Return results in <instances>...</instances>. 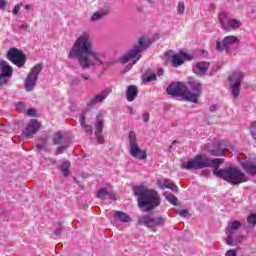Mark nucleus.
Masks as SVG:
<instances>
[{
    "label": "nucleus",
    "mask_w": 256,
    "mask_h": 256,
    "mask_svg": "<svg viewBox=\"0 0 256 256\" xmlns=\"http://www.w3.org/2000/svg\"><path fill=\"white\" fill-rule=\"evenodd\" d=\"M223 163V158H209L205 155H196L192 160L182 162L181 168L186 171L205 169V167H212L213 175L219 179H224L230 185H241L247 183L249 177L237 167H228L219 169Z\"/></svg>",
    "instance_id": "obj_1"
},
{
    "label": "nucleus",
    "mask_w": 256,
    "mask_h": 256,
    "mask_svg": "<svg viewBox=\"0 0 256 256\" xmlns=\"http://www.w3.org/2000/svg\"><path fill=\"white\" fill-rule=\"evenodd\" d=\"M69 59H77L82 69L101 65V54L93 51V41L89 32L82 33L74 42L68 54Z\"/></svg>",
    "instance_id": "obj_2"
},
{
    "label": "nucleus",
    "mask_w": 256,
    "mask_h": 256,
    "mask_svg": "<svg viewBox=\"0 0 256 256\" xmlns=\"http://www.w3.org/2000/svg\"><path fill=\"white\" fill-rule=\"evenodd\" d=\"M134 194L138 197V207L142 211H153V209H157L161 205V195L155 189L139 185L134 187Z\"/></svg>",
    "instance_id": "obj_3"
},
{
    "label": "nucleus",
    "mask_w": 256,
    "mask_h": 256,
    "mask_svg": "<svg viewBox=\"0 0 256 256\" xmlns=\"http://www.w3.org/2000/svg\"><path fill=\"white\" fill-rule=\"evenodd\" d=\"M151 45V40L145 39L143 37L139 38L138 45H135L131 50H129L124 56L120 58L121 63H129L133 61V65L141 59V53Z\"/></svg>",
    "instance_id": "obj_4"
},
{
    "label": "nucleus",
    "mask_w": 256,
    "mask_h": 256,
    "mask_svg": "<svg viewBox=\"0 0 256 256\" xmlns=\"http://www.w3.org/2000/svg\"><path fill=\"white\" fill-rule=\"evenodd\" d=\"M128 141V151L131 157H134V159H139L140 161H145V159H147V151L139 147V143L137 142V134H135L134 131L129 132Z\"/></svg>",
    "instance_id": "obj_5"
},
{
    "label": "nucleus",
    "mask_w": 256,
    "mask_h": 256,
    "mask_svg": "<svg viewBox=\"0 0 256 256\" xmlns=\"http://www.w3.org/2000/svg\"><path fill=\"white\" fill-rule=\"evenodd\" d=\"M165 58L169 63H171L172 67H181L185 63V61H192V59H195V56L193 54L180 51V53H176L173 50H170L165 53Z\"/></svg>",
    "instance_id": "obj_6"
},
{
    "label": "nucleus",
    "mask_w": 256,
    "mask_h": 256,
    "mask_svg": "<svg viewBox=\"0 0 256 256\" xmlns=\"http://www.w3.org/2000/svg\"><path fill=\"white\" fill-rule=\"evenodd\" d=\"M243 77H245V74L239 70L234 71L229 77L230 89L234 99H237L239 97V93H241V83H243Z\"/></svg>",
    "instance_id": "obj_7"
},
{
    "label": "nucleus",
    "mask_w": 256,
    "mask_h": 256,
    "mask_svg": "<svg viewBox=\"0 0 256 256\" xmlns=\"http://www.w3.org/2000/svg\"><path fill=\"white\" fill-rule=\"evenodd\" d=\"M219 21L224 31H237L242 25L241 21L233 18H229L226 12L219 14Z\"/></svg>",
    "instance_id": "obj_8"
},
{
    "label": "nucleus",
    "mask_w": 256,
    "mask_h": 256,
    "mask_svg": "<svg viewBox=\"0 0 256 256\" xmlns=\"http://www.w3.org/2000/svg\"><path fill=\"white\" fill-rule=\"evenodd\" d=\"M7 59L8 61H11L13 65H16V67H25V63H27V57L23 53V51H20L17 48H10L7 53Z\"/></svg>",
    "instance_id": "obj_9"
},
{
    "label": "nucleus",
    "mask_w": 256,
    "mask_h": 256,
    "mask_svg": "<svg viewBox=\"0 0 256 256\" xmlns=\"http://www.w3.org/2000/svg\"><path fill=\"white\" fill-rule=\"evenodd\" d=\"M139 225H145L149 229L153 227H163L165 225V217H153L152 215H143L138 218Z\"/></svg>",
    "instance_id": "obj_10"
},
{
    "label": "nucleus",
    "mask_w": 256,
    "mask_h": 256,
    "mask_svg": "<svg viewBox=\"0 0 256 256\" xmlns=\"http://www.w3.org/2000/svg\"><path fill=\"white\" fill-rule=\"evenodd\" d=\"M43 68L41 67V64H36L31 71L29 72V74L26 77L25 83H24V87L25 90L30 92L33 89H35V85L37 83V79L39 77V73H41V70Z\"/></svg>",
    "instance_id": "obj_11"
},
{
    "label": "nucleus",
    "mask_w": 256,
    "mask_h": 256,
    "mask_svg": "<svg viewBox=\"0 0 256 256\" xmlns=\"http://www.w3.org/2000/svg\"><path fill=\"white\" fill-rule=\"evenodd\" d=\"M239 45V38L236 36H226L222 41L216 42V50L220 53L223 51H231Z\"/></svg>",
    "instance_id": "obj_12"
},
{
    "label": "nucleus",
    "mask_w": 256,
    "mask_h": 256,
    "mask_svg": "<svg viewBox=\"0 0 256 256\" xmlns=\"http://www.w3.org/2000/svg\"><path fill=\"white\" fill-rule=\"evenodd\" d=\"M94 125V135L97 143L103 145L105 143V137L103 136V128L105 127V120L103 119V114L99 113L96 116V120L93 123Z\"/></svg>",
    "instance_id": "obj_13"
},
{
    "label": "nucleus",
    "mask_w": 256,
    "mask_h": 256,
    "mask_svg": "<svg viewBox=\"0 0 256 256\" xmlns=\"http://www.w3.org/2000/svg\"><path fill=\"white\" fill-rule=\"evenodd\" d=\"M188 85L190 89L193 91H186V101H190L191 103H197V99L201 95V82L199 81H189Z\"/></svg>",
    "instance_id": "obj_14"
},
{
    "label": "nucleus",
    "mask_w": 256,
    "mask_h": 256,
    "mask_svg": "<svg viewBox=\"0 0 256 256\" xmlns=\"http://www.w3.org/2000/svg\"><path fill=\"white\" fill-rule=\"evenodd\" d=\"M13 77V68L5 60H0V87Z\"/></svg>",
    "instance_id": "obj_15"
},
{
    "label": "nucleus",
    "mask_w": 256,
    "mask_h": 256,
    "mask_svg": "<svg viewBox=\"0 0 256 256\" xmlns=\"http://www.w3.org/2000/svg\"><path fill=\"white\" fill-rule=\"evenodd\" d=\"M167 95H171L172 97H182V99L187 100V94L185 89L183 88V83L177 82L172 83L166 88Z\"/></svg>",
    "instance_id": "obj_16"
},
{
    "label": "nucleus",
    "mask_w": 256,
    "mask_h": 256,
    "mask_svg": "<svg viewBox=\"0 0 256 256\" xmlns=\"http://www.w3.org/2000/svg\"><path fill=\"white\" fill-rule=\"evenodd\" d=\"M39 129H41V123L36 119H31L27 127L23 130L21 137L24 139H31Z\"/></svg>",
    "instance_id": "obj_17"
},
{
    "label": "nucleus",
    "mask_w": 256,
    "mask_h": 256,
    "mask_svg": "<svg viewBox=\"0 0 256 256\" xmlns=\"http://www.w3.org/2000/svg\"><path fill=\"white\" fill-rule=\"evenodd\" d=\"M239 227H241V222L239 221L228 222V227L226 229V243L228 245L233 246V236L235 235V233H237V231H239Z\"/></svg>",
    "instance_id": "obj_18"
},
{
    "label": "nucleus",
    "mask_w": 256,
    "mask_h": 256,
    "mask_svg": "<svg viewBox=\"0 0 256 256\" xmlns=\"http://www.w3.org/2000/svg\"><path fill=\"white\" fill-rule=\"evenodd\" d=\"M111 94V88H106L102 92L96 94L87 104V107H95L98 103H103L106 97Z\"/></svg>",
    "instance_id": "obj_19"
},
{
    "label": "nucleus",
    "mask_w": 256,
    "mask_h": 256,
    "mask_svg": "<svg viewBox=\"0 0 256 256\" xmlns=\"http://www.w3.org/2000/svg\"><path fill=\"white\" fill-rule=\"evenodd\" d=\"M209 67H211V64L207 61L197 62L193 65V73H195V75H199V77H204V75H207Z\"/></svg>",
    "instance_id": "obj_20"
},
{
    "label": "nucleus",
    "mask_w": 256,
    "mask_h": 256,
    "mask_svg": "<svg viewBox=\"0 0 256 256\" xmlns=\"http://www.w3.org/2000/svg\"><path fill=\"white\" fill-rule=\"evenodd\" d=\"M240 165L246 175H256V161L244 159L240 162Z\"/></svg>",
    "instance_id": "obj_21"
},
{
    "label": "nucleus",
    "mask_w": 256,
    "mask_h": 256,
    "mask_svg": "<svg viewBox=\"0 0 256 256\" xmlns=\"http://www.w3.org/2000/svg\"><path fill=\"white\" fill-rule=\"evenodd\" d=\"M156 185L159 187V189H170L174 193L179 192V187L174 184V182H169L166 178H161L156 180Z\"/></svg>",
    "instance_id": "obj_22"
},
{
    "label": "nucleus",
    "mask_w": 256,
    "mask_h": 256,
    "mask_svg": "<svg viewBox=\"0 0 256 256\" xmlns=\"http://www.w3.org/2000/svg\"><path fill=\"white\" fill-rule=\"evenodd\" d=\"M113 217L116 221H120V223H129L131 222V216L123 211H114Z\"/></svg>",
    "instance_id": "obj_23"
},
{
    "label": "nucleus",
    "mask_w": 256,
    "mask_h": 256,
    "mask_svg": "<svg viewBox=\"0 0 256 256\" xmlns=\"http://www.w3.org/2000/svg\"><path fill=\"white\" fill-rule=\"evenodd\" d=\"M137 95H139L137 86H135V85L128 86L127 91H126L127 101H130V102L135 101V99H137Z\"/></svg>",
    "instance_id": "obj_24"
},
{
    "label": "nucleus",
    "mask_w": 256,
    "mask_h": 256,
    "mask_svg": "<svg viewBox=\"0 0 256 256\" xmlns=\"http://www.w3.org/2000/svg\"><path fill=\"white\" fill-rule=\"evenodd\" d=\"M86 119L87 116H85V114H81L79 118V123L87 135H93V126L87 124V122H85Z\"/></svg>",
    "instance_id": "obj_25"
},
{
    "label": "nucleus",
    "mask_w": 256,
    "mask_h": 256,
    "mask_svg": "<svg viewBox=\"0 0 256 256\" xmlns=\"http://www.w3.org/2000/svg\"><path fill=\"white\" fill-rule=\"evenodd\" d=\"M107 15H109L108 9L99 10L90 17V21L91 23H97V21H101V19H103V17H107Z\"/></svg>",
    "instance_id": "obj_26"
},
{
    "label": "nucleus",
    "mask_w": 256,
    "mask_h": 256,
    "mask_svg": "<svg viewBox=\"0 0 256 256\" xmlns=\"http://www.w3.org/2000/svg\"><path fill=\"white\" fill-rule=\"evenodd\" d=\"M97 198L105 201V199H115V194L107 191V188H102L97 192Z\"/></svg>",
    "instance_id": "obj_27"
},
{
    "label": "nucleus",
    "mask_w": 256,
    "mask_h": 256,
    "mask_svg": "<svg viewBox=\"0 0 256 256\" xmlns=\"http://www.w3.org/2000/svg\"><path fill=\"white\" fill-rule=\"evenodd\" d=\"M208 151L215 157H221V155H224L225 151H227V148H223V144H218L215 148H208Z\"/></svg>",
    "instance_id": "obj_28"
},
{
    "label": "nucleus",
    "mask_w": 256,
    "mask_h": 256,
    "mask_svg": "<svg viewBox=\"0 0 256 256\" xmlns=\"http://www.w3.org/2000/svg\"><path fill=\"white\" fill-rule=\"evenodd\" d=\"M53 143L54 145H65V144H68L69 142L65 140V137H63V134L58 132L54 134Z\"/></svg>",
    "instance_id": "obj_29"
},
{
    "label": "nucleus",
    "mask_w": 256,
    "mask_h": 256,
    "mask_svg": "<svg viewBox=\"0 0 256 256\" xmlns=\"http://www.w3.org/2000/svg\"><path fill=\"white\" fill-rule=\"evenodd\" d=\"M71 167V163L67 160H64L60 166V169L64 175V177H68L69 175V169Z\"/></svg>",
    "instance_id": "obj_30"
},
{
    "label": "nucleus",
    "mask_w": 256,
    "mask_h": 256,
    "mask_svg": "<svg viewBox=\"0 0 256 256\" xmlns=\"http://www.w3.org/2000/svg\"><path fill=\"white\" fill-rule=\"evenodd\" d=\"M164 197L171 205H177V197L173 193L165 192Z\"/></svg>",
    "instance_id": "obj_31"
},
{
    "label": "nucleus",
    "mask_w": 256,
    "mask_h": 256,
    "mask_svg": "<svg viewBox=\"0 0 256 256\" xmlns=\"http://www.w3.org/2000/svg\"><path fill=\"white\" fill-rule=\"evenodd\" d=\"M176 11L177 15H185V2H179Z\"/></svg>",
    "instance_id": "obj_32"
},
{
    "label": "nucleus",
    "mask_w": 256,
    "mask_h": 256,
    "mask_svg": "<svg viewBox=\"0 0 256 256\" xmlns=\"http://www.w3.org/2000/svg\"><path fill=\"white\" fill-rule=\"evenodd\" d=\"M63 233V224L61 222H58L56 224V229L54 230V236L59 237Z\"/></svg>",
    "instance_id": "obj_33"
},
{
    "label": "nucleus",
    "mask_w": 256,
    "mask_h": 256,
    "mask_svg": "<svg viewBox=\"0 0 256 256\" xmlns=\"http://www.w3.org/2000/svg\"><path fill=\"white\" fill-rule=\"evenodd\" d=\"M247 222L249 223V225H256V214H250L247 218Z\"/></svg>",
    "instance_id": "obj_34"
},
{
    "label": "nucleus",
    "mask_w": 256,
    "mask_h": 256,
    "mask_svg": "<svg viewBox=\"0 0 256 256\" xmlns=\"http://www.w3.org/2000/svg\"><path fill=\"white\" fill-rule=\"evenodd\" d=\"M21 7H23V3L16 4L12 10V14L19 15V11H21Z\"/></svg>",
    "instance_id": "obj_35"
},
{
    "label": "nucleus",
    "mask_w": 256,
    "mask_h": 256,
    "mask_svg": "<svg viewBox=\"0 0 256 256\" xmlns=\"http://www.w3.org/2000/svg\"><path fill=\"white\" fill-rule=\"evenodd\" d=\"M67 147H69V143L62 144L61 146H59L56 150V155H61V153H63V151H65V149H67Z\"/></svg>",
    "instance_id": "obj_36"
},
{
    "label": "nucleus",
    "mask_w": 256,
    "mask_h": 256,
    "mask_svg": "<svg viewBox=\"0 0 256 256\" xmlns=\"http://www.w3.org/2000/svg\"><path fill=\"white\" fill-rule=\"evenodd\" d=\"M243 241V236H237L233 235V245H237V243H242Z\"/></svg>",
    "instance_id": "obj_37"
},
{
    "label": "nucleus",
    "mask_w": 256,
    "mask_h": 256,
    "mask_svg": "<svg viewBox=\"0 0 256 256\" xmlns=\"http://www.w3.org/2000/svg\"><path fill=\"white\" fill-rule=\"evenodd\" d=\"M253 139L256 140V122H253L250 128Z\"/></svg>",
    "instance_id": "obj_38"
},
{
    "label": "nucleus",
    "mask_w": 256,
    "mask_h": 256,
    "mask_svg": "<svg viewBox=\"0 0 256 256\" xmlns=\"http://www.w3.org/2000/svg\"><path fill=\"white\" fill-rule=\"evenodd\" d=\"M157 79L156 74H150L146 78H144V81H147L148 83H151V81H155Z\"/></svg>",
    "instance_id": "obj_39"
},
{
    "label": "nucleus",
    "mask_w": 256,
    "mask_h": 256,
    "mask_svg": "<svg viewBox=\"0 0 256 256\" xmlns=\"http://www.w3.org/2000/svg\"><path fill=\"white\" fill-rule=\"evenodd\" d=\"M79 83H81V79H79V77H74L70 81V85H73V86L79 85Z\"/></svg>",
    "instance_id": "obj_40"
},
{
    "label": "nucleus",
    "mask_w": 256,
    "mask_h": 256,
    "mask_svg": "<svg viewBox=\"0 0 256 256\" xmlns=\"http://www.w3.org/2000/svg\"><path fill=\"white\" fill-rule=\"evenodd\" d=\"M6 7H7V0H0L1 11H5Z\"/></svg>",
    "instance_id": "obj_41"
},
{
    "label": "nucleus",
    "mask_w": 256,
    "mask_h": 256,
    "mask_svg": "<svg viewBox=\"0 0 256 256\" xmlns=\"http://www.w3.org/2000/svg\"><path fill=\"white\" fill-rule=\"evenodd\" d=\"M36 113L37 112L33 108H30V109L27 110V115H29L30 117H35Z\"/></svg>",
    "instance_id": "obj_42"
},
{
    "label": "nucleus",
    "mask_w": 256,
    "mask_h": 256,
    "mask_svg": "<svg viewBox=\"0 0 256 256\" xmlns=\"http://www.w3.org/2000/svg\"><path fill=\"white\" fill-rule=\"evenodd\" d=\"M142 118H143L144 123H149V112H145L142 115Z\"/></svg>",
    "instance_id": "obj_43"
},
{
    "label": "nucleus",
    "mask_w": 256,
    "mask_h": 256,
    "mask_svg": "<svg viewBox=\"0 0 256 256\" xmlns=\"http://www.w3.org/2000/svg\"><path fill=\"white\" fill-rule=\"evenodd\" d=\"M178 214L180 215V217H187V215H189V211L180 210V211H178Z\"/></svg>",
    "instance_id": "obj_44"
},
{
    "label": "nucleus",
    "mask_w": 256,
    "mask_h": 256,
    "mask_svg": "<svg viewBox=\"0 0 256 256\" xmlns=\"http://www.w3.org/2000/svg\"><path fill=\"white\" fill-rule=\"evenodd\" d=\"M226 256H237V251L236 250H228L226 252Z\"/></svg>",
    "instance_id": "obj_45"
},
{
    "label": "nucleus",
    "mask_w": 256,
    "mask_h": 256,
    "mask_svg": "<svg viewBox=\"0 0 256 256\" xmlns=\"http://www.w3.org/2000/svg\"><path fill=\"white\" fill-rule=\"evenodd\" d=\"M164 73H165V70H163V68H159V69L157 70V72H156V75H157L158 77H162V75H164Z\"/></svg>",
    "instance_id": "obj_46"
},
{
    "label": "nucleus",
    "mask_w": 256,
    "mask_h": 256,
    "mask_svg": "<svg viewBox=\"0 0 256 256\" xmlns=\"http://www.w3.org/2000/svg\"><path fill=\"white\" fill-rule=\"evenodd\" d=\"M217 109H219V106H217V104H213L212 106H210V111L212 113H215V111H217Z\"/></svg>",
    "instance_id": "obj_47"
},
{
    "label": "nucleus",
    "mask_w": 256,
    "mask_h": 256,
    "mask_svg": "<svg viewBox=\"0 0 256 256\" xmlns=\"http://www.w3.org/2000/svg\"><path fill=\"white\" fill-rule=\"evenodd\" d=\"M37 148L40 149V150H41V149H45V141H43V142H41V143H38V144H37Z\"/></svg>",
    "instance_id": "obj_48"
},
{
    "label": "nucleus",
    "mask_w": 256,
    "mask_h": 256,
    "mask_svg": "<svg viewBox=\"0 0 256 256\" xmlns=\"http://www.w3.org/2000/svg\"><path fill=\"white\" fill-rule=\"evenodd\" d=\"M24 9H25L26 11H29V10L31 9V4H26V5L24 6Z\"/></svg>",
    "instance_id": "obj_49"
},
{
    "label": "nucleus",
    "mask_w": 256,
    "mask_h": 256,
    "mask_svg": "<svg viewBox=\"0 0 256 256\" xmlns=\"http://www.w3.org/2000/svg\"><path fill=\"white\" fill-rule=\"evenodd\" d=\"M29 26L27 24H21L20 29H27Z\"/></svg>",
    "instance_id": "obj_50"
},
{
    "label": "nucleus",
    "mask_w": 256,
    "mask_h": 256,
    "mask_svg": "<svg viewBox=\"0 0 256 256\" xmlns=\"http://www.w3.org/2000/svg\"><path fill=\"white\" fill-rule=\"evenodd\" d=\"M19 107H25V105L22 102H20V103L17 104L18 109H19Z\"/></svg>",
    "instance_id": "obj_51"
},
{
    "label": "nucleus",
    "mask_w": 256,
    "mask_h": 256,
    "mask_svg": "<svg viewBox=\"0 0 256 256\" xmlns=\"http://www.w3.org/2000/svg\"><path fill=\"white\" fill-rule=\"evenodd\" d=\"M82 79H85L87 81L89 79V75H82Z\"/></svg>",
    "instance_id": "obj_52"
},
{
    "label": "nucleus",
    "mask_w": 256,
    "mask_h": 256,
    "mask_svg": "<svg viewBox=\"0 0 256 256\" xmlns=\"http://www.w3.org/2000/svg\"><path fill=\"white\" fill-rule=\"evenodd\" d=\"M148 3L152 4V3H153V1H151V0H148Z\"/></svg>",
    "instance_id": "obj_53"
},
{
    "label": "nucleus",
    "mask_w": 256,
    "mask_h": 256,
    "mask_svg": "<svg viewBox=\"0 0 256 256\" xmlns=\"http://www.w3.org/2000/svg\"><path fill=\"white\" fill-rule=\"evenodd\" d=\"M175 143H177V141H174V142L172 143V145H175Z\"/></svg>",
    "instance_id": "obj_54"
}]
</instances>
